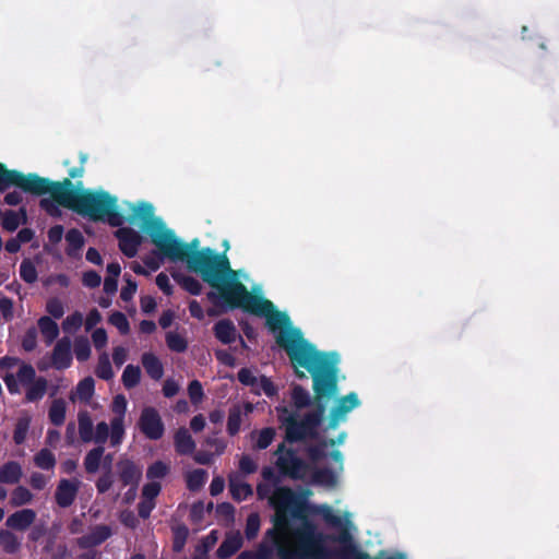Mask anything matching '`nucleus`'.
Returning a JSON list of instances; mask_svg holds the SVG:
<instances>
[{"instance_id":"obj_54","label":"nucleus","mask_w":559,"mask_h":559,"mask_svg":"<svg viewBox=\"0 0 559 559\" xmlns=\"http://www.w3.org/2000/svg\"><path fill=\"white\" fill-rule=\"evenodd\" d=\"M126 285L122 287L120 297L124 301H129L132 299L136 292V283L133 282L129 276H124Z\"/></svg>"},{"instance_id":"obj_63","label":"nucleus","mask_w":559,"mask_h":559,"mask_svg":"<svg viewBox=\"0 0 559 559\" xmlns=\"http://www.w3.org/2000/svg\"><path fill=\"white\" fill-rule=\"evenodd\" d=\"M156 285L158 286V288L160 290H163L166 295H170L173 293V286L170 284V280L169 277L164 274V273H159L157 276H156Z\"/></svg>"},{"instance_id":"obj_12","label":"nucleus","mask_w":559,"mask_h":559,"mask_svg":"<svg viewBox=\"0 0 559 559\" xmlns=\"http://www.w3.org/2000/svg\"><path fill=\"white\" fill-rule=\"evenodd\" d=\"M80 486L81 481L78 478L60 479L55 492L57 504L61 508L70 507L76 498Z\"/></svg>"},{"instance_id":"obj_56","label":"nucleus","mask_w":559,"mask_h":559,"mask_svg":"<svg viewBox=\"0 0 559 559\" xmlns=\"http://www.w3.org/2000/svg\"><path fill=\"white\" fill-rule=\"evenodd\" d=\"M255 461L249 455H242L239 461V469L245 474H252L257 471Z\"/></svg>"},{"instance_id":"obj_47","label":"nucleus","mask_w":559,"mask_h":559,"mask_svg":"<svg viewBox=\"0 0 559 559\" xmlns=\"http://www.w3.org/2000/svg\"><path fill=\"white\" fill-rule=\"evenodd\" d=\"M292 401L296 408H304L310 403L309 393L299 385H295L292 391Z\"/></svg>"},{"instance_id":"obj_57","label":"nucleus","mask_w":559,"mask_h":559,"mask_svg":"<svg viewBox=\"0 0 559 559\" xmlns=\"http://www.w3.org/2000/svg\"><path fill=\"white\" fill-rule=\"evenodd\" d=\"M328 444L325 442L319 443L317 445L310 447L308 450L309 456L311 461L319 462L323 457L326 456V449Z\"/></svg>"},{"instance_id":"obj_45","label":"nucleus","mask_w":559,"mask_h":559,"mask_svg":"<svg viewBox=\"0 0 559 559\" xmlns=\"http://www.w3.org/2000/svg\"><path fill=\"white\" fill-rule=\"evenodd\" d=\"M241 416L242 409L240 406H234L230 409L227 421V430L231 436L236 435L239 431L241 425Z\"/></svg>"},{"instance_id":"obj_27","label":"nucleus","mask_w":559,"mask_h":559,"mask_svg":"<svg viewBox=\"0 0 559 559\" xmlns=\"http://www.w3.org/2000/svg\"><path fill=\"white\" fill-rule=\"evenodd\" d=\"M79 435L83 442H92L94 439V425L87 412L78 415Z\"/></svg>"},{"instance_id":"obj_62","label":"nucleus","mask_w":559,"mask_h":559,"mask_svg":"<svg viewBox=\"0 0 559 559\" xmlns=\"http://www.w3.org/2000/svg\"><path fill=\"white\" fill-rule=\"evenodd\" d=\"M47 483L48 478L40 473H33L29 477V484L36 490L44 489Z\"/></svg>"},{"instance_id":"obj_50","label":"nucleus","mask_w":559,"mask_h":559,"mask_svg":"<svg viewBox=\"0 0 559 559\" xmlns=\"http://www.w3.org/2000/svg\"><path fill=\"white\" fill-rule=\"evenodd\" d=\"M168 471H169V465H167L166 463H164L162 461H157V462L153 463L147 468L146 476L150 479H159V478L165 477L167 475Z\"/></svg>"},{"instance_id":"obj_4","label":"nucleus","mask_w":559,"mask_h":559,"mask_svg":"<svg viewBox=\"0 0 559 559\" xmlns=\"http://www.w3.org/2000/svg\"><path fill=\"white\" fill-rule=\"evenodd\" d=\"M162 258L170 261H183L191 249L190 243L180 240L163 222H156L148 233Z\"/></svg>"},{"instance_id":"obj_11","label":"nucleus","mask_w":559,"mask_h":559,"mask_svg":"<svg viewBox=\"0 0 559 559\" xmlns=\"http://www.w3.org/2000/svg\"><path fill=\"white\" fill-rule=\"evenodd\" d=\"M34 378H36L35 369L31 365L21 362L16 374L7 373L3 381L9 392L16 394L20 392V384L26 386Z\"/></svg>"},{"instance_id":"obj_21","label":"nucleus","mask_w":559,"mask_h":559,"mask_svg":"<svg viewBox=\"0 0 559 559\" xmlns=\"http://www.w3.org/2000/svg\"><path fill=\"white\" fill-rule=\"evenodd\" d=\"M22 475V466L15 461H9L0 465V484H17Z\"/></svg>"},{"instance_id":"obj_25","label":"nucleus","mask_w":559,"mask_h":559,"mask_svg":"<svg viewBox=\"0 0 559 559\" xmlns=\"http://www.w3.org/2000/svg\"><path fill=\"white\" fill-rule=\"evenodd\" d=\"M242 545V538L239 533L229 534L217 549L219 558H228L234 555Z\"/></svg>"},{"instance_id":"obj_48","label":"nucleus","mask_w":559,"mask_h":559,"mask_svg":"<svg viewBox=\"0 0 559 559\" xmlns=\"http://www.w3.org/2000/svg\"><path fill=\"white\" fill-rule=\"evenodd\" d=\"M166 343L168 347L174 352H185L187 348V342L182 335L176 332H168L166 335Z\"/></svg>"},{"instance_id":"obj_60","label":"nucleus","mask_w":559,"mask_h":559,"mask_svg":"<svg viewBox=\"0 0 559 559\" xmlns=\"http://www.w3.org/2000/svg\"><path fill=\"white\" fill-rule=\"evenodd\" d=\"M189 396L193 403L201 401L203 396V389L199 381L194 380L189 384Z\"/></svg>"},{"instance_id":"obj_43","label":"nucleus","mask_w":559,"mask_h":559,"mask_svg":"<svg viewBox=\"0 0 559 559\" xmlns=\"http://www.w3.org/2000/svg\"><path fill=\"white\" fill-rule=\"evenodd\" d=\"M34 462L39 468L50 469L55 466L56 459L49 450L43 449L34 456Z\"/></svg>"},{"instance_id":"obj_22","label":"nucleus","mask_w":559,"mask_h":559,"mask_svg":"<svg viewBox=\"0 0 559 559\" xmlns=\"http://www.w3.org/2000/svg\"><path fill=\"white\" fill-rule=\"evenodd\" d=\"M25 399L27 402H37L47 392L48 381L43 377H36L26 386Z\"/></svg>"},{"instance_id":"obj_58","label":"nucleus","mask_w":559,"mask_h":559,"mask_svg":"<svg viewBox=\"0 0 559 559\" xmlns=\"http://www.w3.org/2000/svg\"><path fill=\"white\" fill-rule=\"evenodd\" d=\"M82 281L86 287L95 288L100 285L102 277L95 271H87L83 274Z\"/></svg>"},{"instance_id":"obj_37","label":"nucleus","mask_w":559,"mask_h":559,"mask_svg":"<svg viewBox=\"0 0 559 559\" xmlns=\"http://www.w3.org/2000/svg\"><path fill=\"white\" fill-rule=\"evenodd\" d=\"M121 380L127 389L136 386L141 380L140 367L134 365H128L123 370Z\"/></svg>"},{"instance_id":"obj_35","label":"nucleus","mask_w":559,"mask_h":559,"mask_svg":"<svg viewBox=\"0 0 559 559\" xmlns=\"http://www.w3.org/2000/svg\"><path fill=\"white\" fill-rule=\"evenodd\" d=\"M32 418L29 415L25 414L21 416L15 425L14 433H13V440L16 444H22L25 439L27 431L31 426Z\"/></svg>"},{"instance_id":"obj_16","label":"nucleus","mask_w":559,"mask_h":559,"mask_svg":"<svg viewBox=\"0 0 559 559\" xmlns=\"http://www.w3.org/2000/svg\"><path fill=\"white\" fill-rule=\"evenodd\" d=\"M116 236L121 251L130 258L134 257L142 241L140 234L131 228H120L116 231Z\"/></svg>"},{"instance_id":"obj_38","label":"nucleus","mask_w":559,"mask_h":559,"mask_svg":"<svg viewBox=\"0 0 559 559\" xmlns=\"http://www.w3.org/2000/svg\"><path fill=\"white\" fill-rule=\"evenodd\" d=\"M104 454V448L97 447L92 449L85 456L84 466L88 473H95L100 464V460Z\"/></svg>"},{"instance_id":"obj_18","label":"nucleus","mask_w":559,"mask_h":559,"mask_svg":"<svg viewBox=\"0 0 559 559\" xmlns=\"http://www.w3.org/2000/svg\"><path fill=\"white\" fill-rule=\"evenodd\" d=\"M36 519V512L32 509H22L8 516L5 525L12 530L25 531Z\"/></svg>"},{"instance_id":"obj_64","label":"nucleus","mask_w":559,"mask_h":559,"mask_svg":"<svg viewBox=\"0 0 559 559\" xmlns=\"http://www.w3.org/2000/svg\"><path fill=\"white\" fill-rule=\"evenodd\" d=\"M128 358V349L122 346H117L114 348L112 359L116 366L120 367L124 364Z\"/></svg>"},{"instance_id":"obj_13","label":"nucleus","mask_w":559,"mask_h":559,"mask_svg":"<svg viewBox=\"0 0 559 559\" xmlns=\"http://www.w3.org/2000/svg\"><path fill=\"white\" fill-rule=\"evenodd\" d=\"M132 216L130 217V222L133 224H139L143 230L150 233L152 226L155 225L156 222H162L160 218L154 216V209L150 203H140L138 205H132Z\"/></svg>"},{"instance_id":"obj_14","label":"nucleus","mask_w":559,"mask_h":559,"mask_svg":"<svg viewBox=\"0 0 559 559\" xmlns=\"http://www.w3.org/2000/svg\"><path fill=\"white\" fill-rule=\"evenodd\" d=\"M118 472L120 480L124 486H132L128 493L133 498L135 496V488L142 477V468L134 464L132 461L123 460L118 463Z\"/></svg>"},{"instance_id":"obj_24","label":"nucleus","mask_w":559,"mask_h":559,"mask_svg":"<svg viewBox=\"0 0 559 559\" xmlns=\"http://www.w3.org/2000/svg\"><path fill=\"white\" fill-rule=\"evenodd\" d=\"M175 447L178 453L189 454L195 449V442L186 428L179 429L175 435Z\"/></svg>"},{"instance_id":"obj_33","label":"nucleus","mask_w":559,"mask_h":559,"mask_svg":"<svg viewBox=\"0 0 559 559\" xmlns=\"http://www.w3.org/2000/svg\"><path fill=\"white\" fill-rule=\"evenodd\" d=\"M229 490L233 497L239 501L245 500L252 495L251 486L238 477L229 478Z\"/></svg>"},{"instance_id":"obj_32","label":"nucleus","mask_w":559,"mask_h":559,"mask_svg":"<svg viewBox=\"0 0 559 559\" xmlns=\"http://www.w3.org/2000/svg\"><path fill=\"white\" fill-rule=\"evenodd\" d=\"M26 223V211L20 209L17 212L8 211L3 216L2 225L9 231H14L21 224Z\"/></svg>"},{"instance_id":"obj_19","label":"nucleus","mask_w":559,"mask_h":559,"mask_svg":"<svg viewBox=\"0 0 559 559\" xmlns=\"http://www.w3.org/2000/svg\"><path fill=\"white\" fill-rule=\"evenodd\" d=\"M71 343L69 338H61L57 342L52 352V365L57 369H64L71 365Z\"/></svg>"},{"instance_id":"obj_6","label":"nucleus","mask_w":559,"mask_h":559,"mask_svg":"<svg viewBox=\"0 0 559 559\" xmlns=\"http://www.w3.org/2000/svg\"><path fill=\"white\" fill-rule=\"evenodd\" d=\"M15 185L24 191H41L45 188V182L36 175H22L17 171L5 170L0 164V191H3L9 186Z\"/></svg>"},{"instance_id":"obj_29","label":"nucleus","mask_w":559,"mask_h":559,"mask_svg":"<svg viewBox=\"0 0 559 559\" xmlns=\"http://www.w3.org/2000/svg\"><path fill=\"white\" fill-rule=\"evenodd\" d=\"M142 365L147 374L155 380H159L163 377L164 370L159 359L151 354L145 353L142 355Z\"/></svg>"},{"instance_id":"obj_10","label":"nucleus","mask_w":559,"mask_h":559,"mask_svg":"<svg viewBox=\"0 0 559 559\" xmlns=\"http://www.w3.org/2000/svg\"><path fill=\"white\" fill-rule=\"evenodd\" d=\"M139 428L152 440H157L164 435V425L158 412L153 407H145L139 419Z\"/></svg>"},{"instance_id":"obj_53","label":"nucleus","mask_w":559,"mask_h":559,"mask_svg":"<svg viewBox=\"0 0 559 559\" xmlns=\"http://www.w3.org/2000/svg\"><path fill=\"white\" fill-rule=\"evenodd\" d=\"M46 310L47 312L56 318V319H59L63 316L64 313V307H63V304L61 300L57 299V298H53V299H50L48 302H47V306H46Z\"/></svg>"},{"instance_id":"obj_20","label":"nucleus","mask_w":559,"mask_h":559,"mask_svg":"<svg viewBox=\"0 0 559 559\" xmlns=\"http://www.w3.org/2000/svg\"><path fill=\"white\" fill-rule=\"evenodd\" d=\"M111 535V530L106 525L95 526L87 535L79 539V544L84 547H94L105 542Z\"/></svg>"},{"instance_id":"obj_52","label":"nucleus","mask_w":559,"mask_h":559,"mask_svg":"<svg viewBox=\"0 0 559 559\" xmlns=\"http://www.w3.org/2000/svg\"><path fill=\"white\" fill-rule=\"evenodd\" d=\"M109 322L115 325L122 334H127L129 332V322L123 313L114 312L109 318Z\"/></svg>"},{"instance_id":"obj_41","label":"nucleus","mask_w":559,"mask_h":559,"mask_svg":"<svg viewBox=\"0 0 559 559\" xmlns=\"http://www.w3.org/2000/svg\"><path fill=\"white\" fill-rule=\"evenodd\" d=\"M66 240L69 245L68 254L72 255L84 245V238L81 231L78 229H71L66 235Z\"/></svg>"},{"instance_id":"obj_7","label":"nucleus","mask_w":559,"mask_h":559,"mask_svg":"<svg viewBox=\"0 0 559 559\" xmlns=\"http://www.w3.org/2000/svg\"><path fill=\"white\" fill-rule=\"evenodd\" d=\"M276 464L280 469L296 479H304L308 475V466L293 451L286 450L282 444L276 450Z\"/></svg>"},{"instance_id":"obj_17","label":"nucleus","mask_w":559,"mask_h":559,"mask_svg":"<svg viewBox=\"0 0 559 559\" xmlns=\"http://www.w3.org/2000/svg\"><path fill=\"white\" fill-rule=\"evenodd\" d=\"M358 405L359 400L356 393H349L348 395L338 399L331 413L332 425L335 426L340 421L344 420L346 415Z\"/></svg>"},{"instance_id":"obj_30","label":"nucleus","mask_w":559,"mask_h":559,"mask_svg":"<svg viewBox=\"0 0 559 559\" xmlns=\"http://www.w3.org/2000/svg\"><path fill=\"white\" fill-rule=\"evenodd\" d=\"M275 437V430L273 428H263L259 431H253L250 435L251 440L254 442L253 448L258 450L266 449Z\"/></svg>"},{"instance_id":"obj_49","label":"nucleus","mask_w":559,"mask_h":559,"mask_svg":"<svg viewBox=\"0 0 559 559\" xmlns=\"http://www.w3.org/2000/svg\"><path fill=\"white\" fill-rule=\"evenodd\" d=\"M110 424H107L106 421L98 423L94 429V439L92 441L98 444H104L108 439L110 440Z\"/></svg>"},{"instance_id":"obj_2","label":"nucleus","mask_w":559,"mask_h":559,"mask_svg":"<svg viewBox=\"0 0 559 559\" xmlns=\"http://www.w3.org/2000/svg\"><path fill=\"white\" fill-rule=\"evenodd\" d=\"M310 491L280 489L272 498L275 514L266 538L281 559H369L350 542L349 514L308 502ZM376 559H404L402 555Z\"/></svg>"},{"instance_id":"obj_9","label":"nucleus","mask_w":559,"mask_h":559,"mask_svg":"<svg viewBox=\"0 0 559 559\" xmlns=\"http://www.w3.org/2000/svg\"><path fill=\"white\" fill-rule=\"evenodd\" d=\"M238 380L242 384L250 386L251 390L257 394L264 393L267 396H273L277 393L276 386L269 378L265 376L255 374V372L250 369L243 368L239 370Z\"/></svg>"},{"instance_id":"obj_5","label":"nucleus","mask_w":559,"mask_h":559,"mask_svg":"<svg viewBox=\"0 0 559 559\" xmlns=\"http://www.w3.org/2000/svg\"><path fill=\"white\" fill-rule=\"evenodd\" d=\"M278 420L286 427L287 439L297 441L312 435L324 414V409L308 414L304 420L298 421L296 413L286 406L276 407Z\"/></svg>"},{"instance_id":"obj_46","label":"nucleus","mask_w":559,"mask_h":559,"mask_svg":"<svg viewBox=\"0 0 559 559\" xmlns=\"http://www.w3.org/2000/svg\"><path fill=\"white\" fill-rule=\"evenodd\" d=\"M74 354L78 360L85 361L91 356V346L86 337H78L74 341Z\"/></svg>"},{"instance_id":"obj_42","label":"nucleus","mask_w":559,"mask_h":559,"mask_svg":"<svg viewBox=\"0 0 559 559\" xmlns=\"http://www.w3.org/2000/svg\"><path fill=\"white\" fill-rule=\"evenodd\" d=\"M20 276L28 284H33L37 281V270L31 260L25 259L22 261L20 265Z\"/></svg>"},{"instance_id":"obj_15","label":"nucleus","mask_w":559,"mask_h":559,"mask_svg":"<svg viewBox=\"0 0 559 559\" xmlns=\"http://www.w3.org/2000/svg\"><path fill=\"white\" fill-rule=\"evenodd\" d=\"M331 457L337 463V469L330 471L326 468L317 469L313 473V480L320 485L326 487H333L336 485L340 473L343 471V456L338 450L331 452Z\"/></svg>"},{"instance_id":"obj_51","label":"nucleus","mask_w":559,"mask_h":559,"mask_svg":"<svg viewBox=\"0 0 559 559\" xmlns=\"http://www.w3.org/2000/svg\"><path fill=\"white\" fill-rule=\"evenodd\" d=\"M260 530V518L257 513H252L247 519L246 536L248 539H252L257 536Z\"/></svg>"},{"instance_id":"obj_28","label":"nucleus","mask_w":559,"mask_h":559,"mask_svg":"<svg viewBox=\"0 0 559 559\" xmlns=\"http://www.w3.org/2000/svg\"><path fill=\"white\" fill-rule=\"evenodd\" d=\"M38 328L45 342L50 345L59 335L58 324L50 317H41Z\"/></svg>"},{"instance_id":"obj_3","label":"nucleus","mask_w":559,"mask_h":559,"mask_svg":"<svg viewBox=\"0 0 559 559\" xmlns=\"http://www.w3.org/2000/svg\"><path fill=\"white\" fill-rule=\"evenodd\" d=\"M40 179L45 182V188L38 192H29L48 193V197L40 200V205L50 215H60V206H64L93 219L106 221L111 226H120L123 223L122 216L116 211L117 200L108 193L75 190L69 179L62 182Z\"/></svg>"},{"instance_id":"obj_40","label":"nucleus","mask_w":559,"mask_h":559,"mask_svg":"<svg viewBox=\"0 0 559 559\" xmlns=\"http://www.w3.org/2000/svg\"><path fill=\"white\" fill-rule=\"evenodd\" d=\"M206 479L207 473L204 469H193L187 474V485L190 490H199Z\"/></svg>"},{"instance_id":"obj_61","label":"nucleus","mask_w":559,"mask_h":559,"mask_svg":"<svg viewBox=\"0 0 559 559\" xmlns=\"http://www.w3.org/2000/svg\"><path fill=\"white\" fill-rule=\"evenodd\" d=\"M92 341L97 349H100L107 344V333L104 329H96L92 333Z\"/></svg>"},{"instance_id":"obj_26","label":"nucleus","mask_w":559,"mask_h":559,"mask_svg":"<svg viewBox=\"0 0 559 559\" xmlns=\"http://www.w3.org/2000/svg\"><path fill=\"white\" fill-rule=\"evenodd\" d=\"M214 331L216 337L225 344L234 342L237 337V330L233 322L228 320H222L217 322L215 324Z\"/></svg>"},{"instance_id":"obj_55","label":"nucleus","mask_w":559,"mask_h":559,"mask_svg":"<svg viewBox=\"0 0 559 559\" xmlns=\"http://www.w3.org/2000/svg\"><path fill=\"white\" fill-rule=\"evenodd\" d=\"M180 284L185 289H187L192 295H199L202 290V285L198 280L193 277H182Z\"/></svg>"},{"instance_id":"obj_59","label":"nucleus","mask_w":559,"mask_h":559,"mask_svg":"<svg viewBox=\"0 0 559 559\" xmlns=\"http://www.w3.org/2000/svg\"><path fill=\"white\" fill-rule=\"evenodd\" d=\"M160 491L159 483L152 481L146 484L142 490V498L154 500Z\"/></svg>"},{"instance_id":"obj_44","label":"nucleus","mask_w":559,"mask_h":559,"mask_svg":"<svg viewBox=\"0 0 559 559\" xmlns=\"http://www.w3.org/2000/svg\"><path fill=\"white\" fill-rule=\"evenodd\" d=\"M83 324V314L79 311H75L69 314L62 322V330L66 333H74L76 332Z\"/></svg>"},{"instance_id":"obj_36","label":"nucleus","mask_w":559,"mask_h":559,"mask_svg":"<svg viewBox=\"0 0 559 559\" xmlns=\"http://www.w3.org/2000/svg\"><path fill=\"white\" fill-rule=\"evenodd\" d=\"M33 498V493L27 488L19 486L11 492L10 503L12 507H22L31 503Z\"/></svg>"},{"instance_id":"obj_1","label":"nucleus","mask_w":559,"mask_h":559,"mask_svg":"<svg viewBox=\"0 0 559 559\" xmlns=\"http://www.w3.org/2000/svg\"><path fill=\"white\" fill-rule=\"evenodd\" d=\"M199 245L198 239L190 242L191 249L183 261L190 271L200 274L214 288L207 298L216 306L242 308L266 317L267 325L276 334L277 344L285 348L294 367L311 372L316 399L323 401L334 396L337 392L334 356L316 350L299 331L289 325L286 314L274 311L271 301L251 295L237 280V272L230 269L225 254L210 248L199 250Z\"/></svg>"},{"instance_id":"obj_8","label":"nucleus","mask_w":559,"mask_h":559,"mask_svg":"<svg viewBox=\"0 0 559 559\" xmlns=\"http://www.w3.org/2000/svg\"><path fill=\"white\" fill-rule=\"evenodd\" d=\"M127 411V400L123 395H116L111 403L114 417L110 420V444L119 445L124 438V416Z\"/></svg>"},{"instance_id":"obj_34","label":"nucleus","mask_w":559,"mask_h":559,"mask_svg":"<svg viewBox=\"0 0 559 559\" xmlns=\"http://www.w3.org/2000/svg\"><path fill=\"white\" fill-rule=\"evenodd\" d=\"M0 546L8 554H15L21 547V539L11 531L0 530Z\"/></svg>"},{"instance_id":"obj_23","label":"nucleus","mask_w":559,"mask_h":559,"mask_svg":"<svg viewBox=\"0 0 559 559\" xmlns=\"http://www.w3.org/2000/svg\"><path fill=\"white\" fill-rule=\"evenodd\" d=\"M94 380L91 377L81 380L75 391L71 393L70 399L72 401L88 402L94 394Z\"/></svg>"},{"instance_id":"obj_31","label":"nucleus","mask_w":559,"mask_h":559,"mask_svg":"<svg viewBox=\"0 0 559 559\" xmlns=\"http://www.w3.org/2000/svg\"><path fill=\"white\" fill-rule=\"evenodd\" d=\"M66 411L67 404L62 399H56L52 401L49 411L48 417L51 424L56 426H61L66 419Z\"/></svg>"},{"instance_id":"obj_39","label":"nucleus","mask_w":559,"mask_h":559,"mask_svg":"<svg viewBox=\"0 0 559 559\" xmlns=\"http://www.w3.org/2000/svg\"><path fill=\"white\" fill-rule=\"evenodd\" d=\"M95 372L98 378L104 380H110L114 378L115 372L112 370L109 357L106 353L99 356Z\"/></svg>"}]
</instances>
